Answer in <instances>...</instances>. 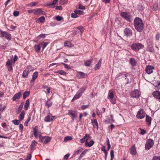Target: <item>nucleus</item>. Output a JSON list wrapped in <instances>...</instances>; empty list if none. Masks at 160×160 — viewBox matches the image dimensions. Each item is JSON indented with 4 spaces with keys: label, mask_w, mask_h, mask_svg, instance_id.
<instances>
[{
    "label": "nucleus",
    "mask_w": 160,
    "mask_h": 160,
    "mask_svg": "<svg viewBox=\"0 0 160 160\" xmlns=\"http://www.w3.org/2000/svg\"><path fill=\"white\" fill-rule=\"evenodd\" d=\"M134 25L135 28L139 32H142L143 29L144 24L140 18H136L134 20Z\"/></svg>",
    "instance_id": "nucleus-1"
},
{
    "label": "nucleus",
    "mask_w": 160,
    "mask_h": 160,
    "mask_svg": "<svg viewBox=\"0 0 160 160\" xmlns=\"http://www.w3.org/2000/svg\"><path fill=\"white\" fill-rule=\"evenodd\" d=\"M131 47L132 49L135 51H138L140 49H143L144 47L143 44L139 43H134L131 45Z\"/></svg>",
    "instance_id": "nucleus-2"
},
{
    "label": "nucleus",
    "mask_w": 160,
    "mask_h": 160,
    "mask_svg": "<svg viewBox=\"0 0 160 160\" xmlns=\"http://www.w3.org/2000/svg\"><path fill=\"white\" fill-rule=\"evenodd\" d=\"M121 16L128 22H131L132 20V16L128 12H122L120 13Z\"/></svg>",
    "instance_id": "nucleus-3"
},
{
    "label": "nucleus",
    "mask_w": 160,
    "mask_h": 160,
    "mask_svg": "<svg viewBox=\"0 0 160 160\" xmlns=\"http://www.w3.org/2000/svg\"><path fill=\"white\" fill-rule=\"evenodd\" d=\"M154 143V141L152 139H148L145 145V149L147 150H149L153 146Z\"/></svg>",
    "instance_id": "nucleus-4"
},
{
    "label": "nucleus",
    "mask_w": 160,
    "mask_h": 160,
    "mask_svg": "<svg viewBox=\"0 0 160 160\" xmlns=\"http://www.w3.org/2000/svg\"><path fill=\"white\" fill-rule=\"evenodd\" d=\"M39 142H42L43 140H44V142L45 143H47L50 142L51 140V138L49 136L39 137Z\"/></svg>",
    "instance_id": "nucleus-5"
},
{
    "label": "nucleus",
    "mask_w": 160,
    "mask_h": 160,
    "mask_svg": "<svg viewBox=\"0 0 160 160\" xmlns=\"http://www.w3.org/2000/svg\"><path fill=\"white\" fill-rule=\"evenodd\" d=\"M145 112L143 109H140L137 112V117L140 119L143 118L145 116Z\"/></svg>",
    "instance_id": "nucleus-6"
},
{
    "label": "nucleus",
    "mask_w": 160,
    "mask_h": 160,
    "mask_svg": "<svg viewBox=\"0 0 160 160\" xmlns=\"http://www.w3.org/2000/svg\"><path fill=\"white\" fill-rule=\"evenodd\" d=\"M131 97L132 98H138L140 96V93L139 91L138 90H134L131 93Z\"/></svg>",
    "instance_id": "nucleus-7"
},
{
    "label": "nucleus",
    "mask_w": 160,
    "mask_h": 160,
    "mask_svg": "<svg viewBox=\"0 0 160 160\" xmlns=\"http://www.w3.org/2000/svg\"><path fill=\"white\" fill-rule=\"evenodd\" d=\"M0 37L2 38L4 37L7 39H10L11 38V35L9 33H7L6 32H3L1 30L0 31Z\"/></svg>",
    "instance_id": "nucleus-8"
},
{
    "label": "nucleus",
    "mask_w": 160,
    "mask_h": 160,
    "mask_svg": "<svg viewBox=\"0 0 160 160\" xmlns=\"http://www.w3.org/2000/svg\"><path fill=\"white\" fill-rule=\"evenodd\" d=\"M34 14L37 15H46V13L43 11H42V9L40 8H38V9H35Z\"/></svg>",
    "instance_id": "nucleus-9"
},
{
    "label": "nucleus",
    "mask_w": 160,
    "mask_h": 160,
    "mask_svg": "<svg viewBox=\"0 0 160 160\" xmlns=\"http://www.w3.org/2000/svg\"><path fill=\"white\" fill-rule=\"evenodd\" d=\"M154 69V67L152 66L148 65L146 68L145 70L148 74H150L152 73L153 70Z\"/></svg>",
    "instance_id": "nucleus-10"
},
{
    "label": "nucleus",
    "mask_w": 160,
    "mask_h": 160,
    "mask_svg": "<svg viewBox=\"0 0 160 160\" xmlns=\"http://www.w3.org/2000/svg\"><path fill=\"white\" fill-rule=\"evenodd\" d=\"M12 59L11 60L8 59L6 63V66L7 67L9 71L12 70Z\"/></svg>",
    "instance_id": "nucleus-11"
},
{
    "label": "nucleus",
    "mask_w": 160,
    "mask_h": 160,
    "mask_svg": "<svg viewBox=\"0 0 160 160\" xmlns=\"http://www.w3.org/2000/svg\"><path fill=\"white\" fill-rule=\"evenodd\" d=\"M90 138V135L89 134H86L84 137L80 140V142L81 143H83L85 142H86V141H87Z\"/></svg>",
    "instance_id": "nucleus-12"
},
{
    "label": "nucleus",
    "mask_w": 160,
    "mask_h": 160,
    "mask_svg": "<svg viewBox=\"0 0 160 160\" xmlns=\"http://www.w3.org/2000/svg\"><path fill=\"white\" fill-rule=\"evenodd\" d=\"M68 114L72 116V118H75L77 116V112L75 111L69 110Z\"/></svg>",
    "instance_id": "nucleus-13"
},
{
    "label": "nucleus",
    "mask_w": 160,
    "mask_h": 160,
    "mask_svg": "<svg viewBox=\"0 0 160 160\" xmlns=\"http://www.w3.org/2000/svg\"><path fill=\"white\" fill-rule=\"evenodd\" d=\"M129 152L132 155H135L137 153L136 148L135 145L131 146L129 149Z\"/></svg>",
    "instance_id": "nucleus-14"
},
{
    "label": "nucleus",
    "mask_w": 160,
    "mask_h": 160,
    "mask_svg": "<svg viewBox=\"0 0 160 160\" xmlns=\"http://www.w3.org/2000/svg\"><path fill=\"white\" fill-rule=\"evenodd\" d=\"M77 75L79 78H83L88 76L87 74L82 72H78Z\"/></svg>",
    "instance_id": "nucleus-15"
},
{
    "label": "nucleus",
    "mask_w": 160,
    "mask_h": 160,
    "mask_svg": "<svg viewBox=\"0 0 160 160\" xmlns=\"http://www.w3.org/2000/svg\"><path fill=\"white\" fill-rule=\"evenodd\" d=\"M125 35L128 36H131L132 35V31L128 28H126L124 30Z\"/></svg>",
    "instance_id": "nucleus-16"
},
{
    "label": "nucleus",
    "mask_w": 160,
    "mask_h": 160,
    "mask_svg": "<svg viewBox=\"0 0 160 160\" xmlns=\"http://www.w3.org/2000/svg\"><path fill=\"white\" fill-rule=\"evenodd\" d=\"M21 95L22 94L20 92L16 93L12 98V100L13 101H16L17 99H18L20 98Z\"/></svg>",
    "instance_id": "nucleus-17"
},
{
    "label": "nucleus",
    "mask_w": 160,
    "mask_h": 160,
    "mask_svg": "<svg viewBox=\"0 0 160 160\" xmlns=\"http://www.w3.org/2000/svg\"><path fill=\"white\" fill-rule=\"evenodd\" d=\"M114 26L116 28H118L121 26V21L118 18H116L114 23Z\"/></svg>",
    "instance_id": "nucleus-18"
},
{
    "label": "nucleus",
    "mask_w": 160,
    "mask_h": 160,
    "mask_svg": "<svg viewBox=\"0 0 160 160\" xmlns=\"http://www.w3.org/2000/svg\"><path fill=\"white\" fill-rule=\"evenodd\" d=\"M153 96L156 98L160 99V92L158 91L154 92L152 93Z\"/></svg>",
    "instance_id": "nucleus-19"
},
{
    "label": "nucleus",
    "mask_w": 160,
    "mask_h": 160,
    "mask_svg": "<svg viewBox=\"0 0 160 160\" xmlns=\"http://www.w3.org/2000/svg\"><path fill=\"white\" fill-rule=\"evenodd\" d=\"M54 118V116H53L50 115H48L45 118L44 121L46 122H51L53 120Z\"/></svg>",
    "instance_id": "nucleus-20"
},
{
    "label": "nucleus",
    "mask_w": 160,
    "mask_h": 160,
    "mask_svg": "<svg viewBox=\"0 0 160 160\" xmlns=\"http://www.w3.org/2000/svg\"><path fill=\"white\" fill-rule=\"evenodd\" d=\"M91 122L92 123L93 127L94 128H96L98 129V125L97 120L96 119H94L93 120L91 119Z\"/></svg>",
    "instance_id": "nucleus-21"
},
{
    "label": "nucleus",
    "mask_w": 160,
    "mask_h": 160,
    "mask_svg": "<svg viewBox=\"0 0 160 160\" xmlns=\"http://www.w3.org/2000/svg\"><path fill=\"white\" fill-rule=\"evenodd\" d=\"M144 8L143 4L142 3H139L137 7V9L140 11H142Z\"/></svg>",
    "instance_id": "nucleus-22"
},
{
    "label": "nucleus",
    "mask_w": 160,
    "mask_h": 160,
    "mask_svg": "<svg viewBox=\"0 0 160 160\" xmlns=\"http://www.w3.org/2000/svg\"><path fill=\"white\" fill-rule=\"evenodd\" d=\"M82 94L81 93L79 92L78 91L77 92L76 94L75 95L72 101L74 100H75L77 99L80 98L82 96Z\"/></svg>",
    "instance_id": "nucleus-23"
},
{
    "label": "nucleus",
    "mask_w": 160,
    "mask_h": 160,
    "mask_svg": "<svg viewBox=\"0 0 160 160\" xmlns=\"http://www.w3.org/2000/svg\"><path fill=\"white\" fill-rule=\"evenodd\" d=\"M38 72H35L33 73L32 75V78L31 80V82H33L37 78L38 76Z\"/></svg>",
    "instance_id": "nucleus-24"
},
{
    "label": "nucleus",
    "mask_w": 160,
    "mask_h": 160,
    "mask_svg": "<svg viewBox=\"0 0 160 160\" xmlns=\"http://www.w3.org/2000/svg\"><path fill=\"white\" fill-rule=\"evenodd\" d=\"M94 143V141L93 140H91L89 142H88L87 141L85 142V146L87 147H91L92 146Z\"/></svg>",
    "instance_id": "nucleus-25"
},
{
    "label": "nucleus",
    "mask_w": 160,
    "mask_h": 160,
    "mask_svg": "<svg viewBox=\"0 0 160 160\" xmlns=\"http://www.w3.org/2000/svg\"><path fill=\"white\" fill-rule=\"evenodd\" d=\"M34 48L35 51L37 52H38L40 51L41 47L40 46V44H38V45H35L34 46Z\"/></svg>",
    "instance_id": "nucleus-26"
},
{
    "label": "nucleus",
    "mask_w": 160,
    "mask_h": 160,
    "mask_svg": "<svg viewBox=\"0 0 160 160\" xmlns=\"http://www.w3.org/2000/svg\"><path fill=\"white\" fill-rule=\"evenodd\" d=\"M146 121L148 123V125H150L151 123V118L147 115H146Z\"/></svg>",
    "instance_id": "nucleus-27"
},
{
    "label": "nucleus",
    "mask_w": 160,
    "mask_h": 160,
    "mask_svg": "<svg viewBox=\"0 0 160 160\" xmlns=\"http://www.w3.org/2000/svg\"><path fill=\"white\" fill-rule=\"evenodd\" d=\"M25 115V113L24 111H22L19 116V118L20 121H21L24 119Z\"/></svg>",
    "instance_id": "nucleus-28"
},
{
    "label": "nucleus",
    "mask_w": 160,
    "mask_h": 160,
    "mask_svg": "<svg viewBox=\"0 0 160 160\" xmlns=\"http://www.w3.org/2000/svg\"><path fill=\"white\" fill-rule=\"evenodd\" d=\"M88 151V150L86 149L83 151L80 154L78 158V160H81V159L86 154Z\"/></svg>",
    "instance_id": "nucleus-29"
},
{
    "label": "nucleus",
    "mask_w": 160,
    "mask_h": 160,
    "mask_svg": "<svg viewBox=\"0 0 160 160\" xmlns=\"http://www.w3.org/2000/svg\"><path fill=\"white\" fill-rule=\"evenodd\" d=\"M29 104V99H27L26 101V102L24 106V108L26 110H28Z\"/></svg>",
    "instance_id": "nucleus-30"
},
{
    "label": "nucleus",
    "mask_w": 160,
    "mask_h": 160,
    "mask_svg": "<svg viewBox=\"0 0 160 160\" xmlns=\"http://www.w3.org/2000/svg\"><path fill=\"white\" fill-rule=\"evenodd\" d=\"M37 143V142L35 141H33L30 146V149L31 151L32 152L33 151V149L35 147V146H36V144Z\"/></svg>",
    "instance_id": "nucleus-31"
},
{
    "label": "nucleus",
    "mask_w": 160,
    "mask_h": 160,
    "mask_svg": "<svg viewBox=\"0 0 160 160\" xmlns=\"http://www.w3.org/2000/svg\"><path fill=\"white\" fill-rule=\"evenodd\" d=\"M29 72V70L27 71L25 70L24 71L22 75V77L24 78H27Z\"/></svg>",
    "instance_id": "nucleus-32"
},
{
    "label": "nucleus",
    "mask_w": 160,
    "mask_h": 160,
    "mask_svg": "<svg viewBox=\"0 0 160 160\" xmlns=\"http://www.w3.org/2000/svg\"><path fill=\"white\" fill-rule=\"evenodd\" d=\"M45 37V34H42L38 36L36 38V40L37 41H38L41 38H42L43 39Z\"/></svg>",
    "instance_id": "nucleus-33"
},
{
    "label": "nucleus",
    "mask_w": 160,
    "mask_h": 160,
    "mask_svg": "<svg viewBox=\"0 0 160 160\" xmlns=\"http://www.w3.org/2000/svg\"><path fill=\"white\" fill-rule=\"evenodd\" d=\"M91 62L92 60H87L85 61L84 64L85 66L88 67L90 66Z\"/></svg>",
    "instance_id": "nucleus-34"
},
{
    "label": "nucleus",
    "mask_w": 160,
    "mask_h": 160,
    "mask_svg": "<svg viewBox=\"0 0 160 160\" xmlns=\"http://www.w3.org/2000/svg\"><path fill=\"white\" fill-rule=\"evenodd\" d=\"M30 94V92L29 91H25L23 93V98L24 99L26 98L27 97H28Z\"/></svg>",
    "instance_id": "nucleus-35"
},
{
    "label": "nucleus",
    "mask_w": 160,
    "mask_h": 160,
    "mask_svg": "<svg viewBox=\"0 0 160 160\" xmlns=\"http://www.w3.org/2000/svg\"><path fill=\"white\" fill-rule=\"evenodd\" d=\"M23 102H22L21 103V104L19 105L18 108V110L17 111V112L18 114H19L21 111V110H22L23 107Z\"/></svg>",
    "instance_id": "nucleus-36"
},
{
    "label": "nucleus",
    "mask_w": 160,
    "mask_h": 160,
    "mask_svg": "<svg viewBox=\"0 0 160 160\" xmlns=\"http://www.w3.org/2000/svg\"><path fill=\"white\" fill-rule=\"evenodd\" d=\"M130 62L131 64L133 66H135L136 64V62L135 59L133 58L130 59Z\"/></svg>",
    "instance_id": "nucleus-37"
},
{
    "label": "nucleus",
    "mask_w": 160,
    "mask_h": 160,
    "mask_svg": "<svg viewBox=\"0 0 160 160\" xmlns=\"http://www.w3.org/2000/svg\"><path fill=\"white\" fill-rule=\"evenodd\" d=\"M45 104L46 106H47L48 108H49L52 106V102L50 101L49 99H48V101L45 102Z\"/></svg>",
    "instance_id": "nucleus-38"
},
{
    "label": "nucleus",
    "mask_w": 160,
    "mask_h": 160,
    "mask_svg": "<svg viewBox=\"0 0 160 160\" xmlns=\"http://www.w3.org/2000/svg\"><path fill=\"white\" fill-rule=\"evenodd\" d=\"M87 88L86 86H83L82 87L80 88L79 90L78 91L79 92L81 93V94H82V93L84 92L86 90Z\"/></svg>",
    "instance_id": "nucleus-39"
},
{
    "label": "nucleus",
    "mask_w": 160,
    "mask_h": 160,
    "mask_svg": "<svg viewBox=\"0 0 160 160\" xmlns=\"http://www.w3.org/2000/svg\"><path fill=\"white\" fill-rule=\"evenodd\" d=\"M108 98L112 99L113 98V94L112 93V90H110L108 93Z\"/></svg>",
    "instance_id": "nucleus-40"
},
{
    "label": "nucleus",
    "mask_w": 160,
    "mask_h": 160,
    "mask_svg": "<svg viewBox=\"0 0 160 160\" xmlns=\"http://www.w3.org/2000/svg\"><path fill=\"white\" fill-rule=\"evenodd\" d=\"M72 137L69 136H67L65 137L63 140V142H67L68 141L72 140Z\"/></svg>",
    "instance_id": "nucleus-41"
},
{
    "label": "nucleus",
    "mask_w": 160,
    "mask_h": 160,
    "mask_svg": "<svg viewBox=\"0 0 160 160\" xmlns=\"http://www.w3.org/2000/svg\"><path fill=\"white\" fill-rule=\"evenodd\" d=\"M58 1V0H54L52 3L48 4L47 6L50 8H52V5H55L57 2Z\"/></svg>",
    "instance_id": "nucleus-42"
},
{
    "label": "nucleus",
    "mask_w": 160,
    "mask_h": 160,
    "mask_svg": "<svg viewBox=\"0 0 160 160\" xmlns=\"http://www.w3.org/2000/svg\"><path fill=\"white\" fill-rule=\"evenodd\" d=\"M64 45L65 47H72L73 46L71 43L69 41H66L65 42Z\"/></svg>",
    "instance_id": "nucleus-43"
},
{
    "label": "nucleus",
    "mask_w": 160,
    "mask_h": 160,
    "mask_svg": "<svg viewBox=\"0 0 160 160\" xmlns=\"http://www.w3.org/2000/svg\"><path fill=\"white\" fill-rule=\"evenodd\" d=\"M48 44V42H41L40 44V45H42V49H44V48Z\"/></svg>",
    "instance_id": "nucleus-44"
},
{
    "label": "nucleus",
    "mask_w": 160,
    "mask_h": 160,
    "mask_svg": "<svg viewBox=\"0 0 160 160\" xmlns=\"http://www.w3.org/2000/svg\"><path fill=\"white\" fill-rule=\"evenodd\" d=\"M148 50L151 52H152L154 51V49L152 45H148Z\"/></svg>",
    "instance_id": "nucleus-45"
},
{
    "label": "nucleus",
    "mask_w": 160,
    "mask_h": 160,
    "mask_svg": "<svg viewBox=\"0 0 160 160\" xmlns=\"http://www.w3.org/2000/svg\"><path fill=\"white\" fill-rule=\"evenodd\" d=\"M68 2V0H61L59 1L60 4L63 5L66 4Z\"/></svg>",
    "instance_id": "nucleus-46"
},
{
    "label": "nucleus",
    "mask_w": 160,
    "mask_h": 160,
    "mask_svg": "<svg viewBox=\"0 0 160 160\" xmlns=\"http://www.w3.org/2000/svg\"><path fill=\"white\" fill-rule=\"evenodd\" d=\"M20 120H12V122L15 124L16 125H18L19 124L20 122Z\"/></svg>",
    "instance_id": "nucleus-47"
},
{
    "label": "nucleus",
    "mask_w": 160,
    "mask_h": 160,
    "mask_svg": "<svg viewBox=\"0 0 160 160\" xmlns=\"http://www.w3.org/2000/svg\"><path fill=\"white\" fill-rule=\"evenodd\" d=\"M40 22L43 23L45 22V18L44 16H42L39 18Z\"/></svg>",
    "instance_id": "nucleus-48"
},
{
    "label": "nucleus",
    "mask_w": 160,
    "mask_h": 160,
    "mask_svg": "<svg viewBox=\"0 0 160 160\" xmlns=\"http://www.w3.org/2000/svg\"><path fill=\"white\" fill-rule=\"evenodd\" d=\"M74 13H73L71 14V17L72 18H76L78 17V15L74 11Z\"/></svg>",
    "instance_id": "nucleus-49"
},
{
    "label": "nucleus",
    "mask_w": 160,
    "mask_h": 160,
    "mask_svg": "<svg viewBox=\"0 0 160 160\" xmlns=\"http://www.w3.org/2000/svg\"><path fill=\"white\" fill-rule=\"evenodd\" d=\"M58 72L59 74L62 75H65L66 74V72H65L63 70H59Z\"/></svg>",
    "instance_id": "nucleus-50"
},
{
    "label": "nucleus",
    "mask_w": 160,
    "mask_h": 160,
    "mask_svg": "<svg viewBox=\"0 0 160 160\" xmlns=\"http://www.w3.org/2000/svg\"><path fill=\"white\" fill-rule=\"evenodd\" d=\"M77 28L80 30L81 32V34H82L84 31V29L83 27L82 26H80L77 27Z\"/></svg>",
    "instance_id": "nucleus-51"
},
{
    "label": "nucleus",
    "mask_w": 160,
    "mask_h": 160,
    "mask_svg": "<svg viewBox=\"0 0 160 160\" xmlns=\"http://www.w3.org/2000/svg\"><path fill=\"white\" fill-rule=\"evenodd\" d=\"M158 9V4L157 3H155L153 6V9L154 11L157 10Z\"/></svg>",
    "instance_id": "nucleus-52"
},
{
    "label": "nucleus",
    "mask_w": 160,
    "mask_h": 160,
    "mask_svg": "<svg viewBox=\"0 0 160 160\" xmlns=\"http://www.w3.org/2000/svg\"><path fill=\"white\" fill-rule=\"evenodd\" d=\"M62 19V18L59 16H57L56 17V19L57 21H60Z\"/></svg>",
    "instance_id": "nucleus-53"
},
{
    "label": "nucleus",
    "mask_w": 160,
    "mask_h": 160,
    "mask_svg": "<svg viewBox=\"0 0 160 160\" xmlns=\"http://www.w3.org/2000/svg\"><path fill=\"white\" fill-rule=\"evenodd\" d=\"M89 106V105H82V106L81 108L82 110H84L86 108H88Z\"/></svg>",
    "instance_id": "nucleus-54"
},
{
    "label": "nucleus",
    "mask_w": 160,
    "mask_h": 160,
    "mask_svg": "<svg viewBox=\"0 0 160 160\" xmlns=\"http://www.w3.org/2000/svg\"><path fill=\"white\" fill-rule=\"evenodd\" d=\"M62 64L64 66V67L66 68L67 69H70L71 68L69 66L68 64H65L63 62L62 63Z\"/></svg>",
    "instance_id": "nucleus-55"
},
{
    "label": "nucleus",
    "mask_w": 160,
    "mask_h": 160,
    "mask_svg": "<svg viewBox=\"0 0 160 160\" xmlns=\"http://www.w3.org/2000/svg\"><path fill=\"white\" fill-rule=\"evenodd\" d=\"M19 12L18 11H15L13 13V15L15 16H17L19 15Z\"/></svg>",
    "instance_id": "nucleus-56"
},
{
    "label": "nucleus",
    "mask_w": 160,
    "mask_h": 160,
    "mask_svg": "<svg viewBox=\"0 0 160 160\" xmlns=\"http://www.w3.org/2000/svg\"><path fill=\"white\" fill-rule=\"evenodd\" d=\"M77 14H82L83 12L82 11L79 10H75Z\"/></svg>",
    "instance_id": "nucleus-57"
},
{
    "label": "nucleus",
    "mask_w": 160,
    "mask_h": 160,
    "mask_svg": "<svg viewBox=\"0 0 160 160\" xmlns=\"http://www.w3.org/2000/svg\"><path fill=\"white\" fill-rule=\"evenodd\" d=\"M101 66V64L98 63L95 66V69H99Z\"/></svg>",
    "instance_id": "nucleus-58"
},
{
    "label": "nucleus",
    "mask_w": 160,
    "mask_h": 160,
    "mask_svg": "<svg viewBox=\"0 0 160 160\" xmlns=\"http://www.w3.org/2000/svg\"><path fill=\"white\" fill-rule=\"evenodd\" d=\"M30 120L31 117H28L27 121L26 122H25V124L26 126H27L28 125V122L30 121Z\"/></svg>",
    "instance_id": "nucleus-59"
},
{
    "label": "nucleus",
    "mask_w": 160,
    "mask_h": 160,
    "mask_svg": "<svg viewBox=\"0 0 160 160\" xmlns=\"http://www.w3.org/2000/svg\"><path fill=\"white\" fill-rule=\"evenodd\" d=\"M152 160H160V157L155 156L153 157Z\"/></svg>",
    "instance_id": "nucleus-60"
},
{
    "label": "nucleus",
    "mask_w": 160,
    "mask_h": 160,
    "mask_svg": "<svg viewBox=\"0 0 160 160\" xmlns=\"http://www.w3.org/2000/svg\"><path fill=\"white\" fill-rule=\"evenodd\" d=\"M33 134L34 136L36 137H37V131L36 129H35L34 128V131H33Z\"/></svg>",
    "instance_id": "nucleus-61"
},
{
    "label": "nucleus",
    "mask_w": 160,
    "mask_h": 160,
    "mask_svg": "<svg viewBox=\"0 0 160 160\" xmlns=\"http://www.w3.org/2000/svg\"><path fill=\"white\" fill-rule=\"evenodd\" d=\"M141 129V132H140V134L142 135H144L146 133V131L144 130V129Z\"/></svg>",
    "instance_id": "nucleus-62"
},
{
    "label": "nucleus",
    "mask_w": 160,
    "mask_h": 160,
    "mask_svg": "<svg viewBox=\"0 0 160 160\" xmlns=\"http://www.w3.org/2000/svg\"><path fill=\"white\" fill-rule=\"evenodd\" d=\"M105 146H103L101 148V150L102 151H103L104 152H106L107 151L105 149Z\"/></svg>",
    "instance_id": "nucleus-63"
},
{
    "label": "nucleus",
    "mask_w": 160,
    "mask_h": 160,
    "mask_svg": "<svg viewBox=\"0 0 160 160\" xmlns=\"http://www.w3.org/2000/svg\"><path fill=\"white\" fill-rule=\"evenodd\" d=\"M156 88L160 90V82H158V84L156 86Z\"/></svg>",
    "instance_id": "nucleus-64"
}]
</instances>
